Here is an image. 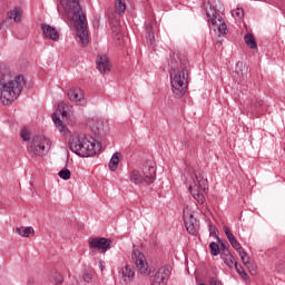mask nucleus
<instances>
[{
  "instance_id": "obj_1",
  "label": "nucleus",
  "mask_w": 285,
  "mask_h": 285,
  "mask_svg": "<svg viewBox=\"0 0 285 285\" xmlns=\"http://www.w3.org/2000/svg\"><path fill=\"white\" fill-rule=\"evenodd\" d=\"M188 58L173 53L170 60L171 91L177 99H181L188 90Z\"/></svg>"
},
{
  "instance_id": "obj_2",
  "label": "nucleus",
  "mask_w": 285,
  "mask_h": 285,
  "mask_svg": "<svg viewBox=\"0 0 285 285\" xmlns=\"http://www.w3.org/2000/svg\"><path fill=\"white\" fill-rule=\"evenodd\" d=\"M23 86H26V79L22 75H13L10 69H2L0 71V99L3 106L17 101L23 92Z\"/></svg>"
},
{
  "instance_id": "obj_3",
  "label": "nucleus",
  "mask_w": 285,
  "mask_h": 285,
  "mask_svg": "<svg viewBox=\"0 0 285 285\" xmlns=\"http://www.w3.org/2000/svg\"><path fill=\"white\" fill-rule=\"evenodd\" d=\"M60 6L65 12H69L73 16L76 26V36L78 37V43L88 46V24L86 23V14L81 11V4L79 0H60Z\"/></svg>"
},
{
  "instance_id": "obj_4",
  "label": "nucleus",
  "mask_w": 285,
  "mask_h": 285,
  "mask_svg": "<svg viewBox=\"0 0 285 285\" xmlns=\"http://www.w3.org/2000/svg\"><path fill=\"white\" fill-rule=\"evenodd\" d=\"M69 148L71 153H75L78 157H94L101 146L98 145L97 149L95 142L88 140V137L77 136L69 139Z\"/></svg>"
},
{
  "instance_id": "obj_5",
  "label": "nucleus",
  "mask_w": 285,
  "mask_h": 285,
  "mask_svg": "<svg viewBox=\"0 0 285 285\" xmlns=\"http://www.w3.org/2000/svg\"><path fill=\"white\" fill-rule=\"evenodd\" d=\"M142 175L139 170L134 169L129 174V179L132 184L136 185L145 183L150 186V184L155 183V179L157 177V166H155V161L149 159L142 164Z\"/></svg>"
},
{
  "instance_id": "obj_6",
  "label": "nucleus",
  "mask_w": 285,
  "mask_h": 285,
  "mask_svg": "<svg viewBox=\"0 0 285 285\" xmlns=\"http://www.w3.org/2000/svg\"><path fill=\"white\" fill-rule=\"evenodd\" d=\"M195 177L196 180L193 179V184L189 185L188 189L197 204L204 205L206 204V197L200 190L208 193V178H206V174H204V171H195Z\"/></svg>"
},
{
  "instance_id": "obj_7",
  "label": "nucleus",
  "mask_w": 285,
  "mask_h": 285,
  "mask_svg": "<svg viewBox=\"0 0 285 285\" xmlns=\"http://www.w3.org/2000/svg\"><path fill=\"white\" fill-rule=\"evenodd\" d=\"M52 142L46 136H33L30 145V153L37 157H43L50 151Z\"/></svg>"
},
{
  "instance_id": "obj_8",
  "label": "nucleus",
  "mask_w": 285,
  "mask_h": 285,
  "mask_svg": "<svg viewBox=\"0 0 285 285\" xmlns=\"http://www.w3.org/2000/svg\"><path fill=\"white\" fill-rule=\"evenodd\" d=\"M206 16L207 19L210 20L212 26L217 28L218 37H222V35H226V32H228V27L226 26L224 18L219 16L217 9L213 4H210L209 9L206 10Z\"/></svg>"
},
{
  "instance_id": "obj_9",
  "label": "nucleus",
  "mask_w": 285,
  "mask_h": 285,
  "mask_svg": "<svg viewBox=\"0 0 285 285\" xmlns=\"http://www.w3.org/2000/svg\"><path fill=\"white\" fill-rule=\"evenodd\" d=\"M183 219L189 235H197L199 233V220L195 218V215L188 207L183 209Z\"/></svg>"
},
{
  "instance_id": "obj_10",
  "label": "nucleus",
  "mask_w": 285,
  "mask_h": 285,
  "mask_svg": "<svg viewBox=\"0 0 285 285\" xmlns=\"http://www.w3.org/2000/svg\"><path fill=\"white\" fill-rule=\"evenodd\" d=\"M131 258L135 262L140 275L148 276L150 273V266H148V262H146V256L139 249H134L131 253Z\"/></svg>"
},
{
  "instance_id": "obj_11",
  "label": "nucleus",
  "mask_w": 285,
  "mask_h": 285,
  "mask_svg": "<svg viewBox=\"0 0 285 285\" xmlns=\"http://www.w3.org/2000/svg\"><path fill=\"white\" fill-rule=\"evenodd\" d=\"M171 272H173V267H170L169 265H165L158 268V271L151 275L153 277L151 285L168 284V279H170Z\"/></svg>"
},
{
  "instance_id": "obj_12",
  "label": "nucleus",
  "mask_w": 285,
  "mask_h": 285,
  "mask_svg": "<svg viewBox=\"0 0 285 285\" xmlns=\"http://www.w3.org/2000/svg\"><path fill=\"white\" fill-rule=\"evenodd\" d=\"M59 115H61L62 119H66V117H68V111L66 110V102L59 104L56 112L51 115V119L56 128H58L59 132H66V126L63 121H61V118H59Z\"/></svg>"
},
{
  "instance_id": "obj_13",
  "label": "nucleus",
  "mask_w": 285,
  "mask_h": 285,
  "mask_svg": "<svg viewBox=\"0 0 285 285\" xmlns=\"http://www.w3.org/2000/svg\"><path fill=\"white\" fill-rule=\"evenodd\" d=\"M112 240L105 237H96L89 239V247L95 250H100V253H106L110 250Z\"/></svg>"
},
{
  "instance_id": "obj_14",
  "label": "nucleus",
  "mask_w": 285,
  "mask_h": 285,
  "mask_svg": "<svg viewBox=\"0 0 285 285\" xmlns=\"http://www.w3.org/2000/svg\"><path fill=\"white\" fill-rule=\"evenodd\" d=\"M67 96L70 101H75L78 106H86L87 104L86 98L83 97V90H81V88H70Z\"/></svg>"
},
{
  "instance_id": "obj_15",
  "label": "nucleus",
  "mask_w": 285,
  "mask_h": 285,
  "mask_svg": "<svg viewBox=\"0 0 285 285\" xmlns=\"http://www.w3.org/2000/svg\"><path fill=\"white\" fill-rule=\"evenodd\" d=\"M97 70L100 75H108L112 70V65L108 56H98L96 60Z\"/></svg>"
},
{
  "instance_id": "obj_16",
  "label": "nucleus",
  "mask_w": 285,
  "mask_h": 285,
  "mask_svg": "<svg viewBox=\"0 0 285 285\" xmlns=\"http://www.w3.org/2000/svg\"><path fill=\"white\" fill-rule=\"evenodd\" d=\"M120 278L124 284H130L132 279H135V266L134 265H125L120 271Z\"/></svg>"
},
{
  "instance_id": "obj_17",
  "label": "nucleus",
  "mask_w": 285,
  "mask_h": 285,
  "mask_svg": "<svg viewBox=\"0 0 285 285\" xmlns=\"http://www.w3.org/2000/svg\"><path fill=\"white\" fill-rule=\"evenodd\" d=\"M41 30L47 37V39H51V41H57L59 39V31L55 27H51L50 24L42 23L41 24Z\"/></svg>"
},
{
  "instance_id": "obj_18",
  "label": "nucleus",
  "mask_w": 285,
  "mask_h": 285,
  "mask_svg": "<svg viewBox=\"0 0 285 285\" xmlns=\"http://www.w3.org/2000/svg\"><path fill=\"white\" fill-rule=\"evenodd\" d=\"M223 230H224L228 242L232 244L233 248L235 250L239 249L242 247V244H239V242L237 240L235 235H233V232H230V228H228L227 226H224Z\"/></svg>"
},
{
  "instance_id": "obj_19",
  "label": "nucleus",
  "mask_w": 285,
  "mask_h": 285,
  "mask_svg": "<svg viewBox=\"0 0 285 285\" xmlns=\"http://www.w3.org/2000/svg\"><path fill=\"white\" fill-rule=\"evenodd\" d=\"M235 72L239 77H248L250 69L248 68V65H246V62L238 61L236 63Z\"/></svg>"
},
{
  "instance_id": "obj_20",
  "label": "nucleus",
  "mask_w": 285,
  "mask_h": 285,
  "mask_svg": "<svg viewBox=\"0 0 285 285\" xmlns=\"http://www.w3.org/2000/svg\"><path fill=\"white\" fill-rule=\"evenodd\" d=\"M220 258L223 259L224 264L228 266V268H234L235 264H237V261H235V257L230 252L228 254H220Z\"/></svg>"
},
{
  "instance_id": "obj_21",
  "label": "nucleus",
  "mask_w": 285,
  "mask_h": 285,
  "mask_svg": "<svg viewBox=\"0 0 285 285\" xmlns=\"http://www.w3.org/2000/svg\"><path fill=\"white\" fill-rule=\"evenodd\" d=\"M119 157H121V153H115L109 161V170H111V173H115V170H117V168H119Z\"/></svg>"
},
{
  "instance_id": "obj_22",
  "label": "nucleus",
  "mask_w": 285,
  "mask_h": 285,
  "mask_svg": "<svg viewBox=\"0 0 285 285\" xmlns=\"http://www.w3.org/2000/svg\"><path fill=\"white\" fill-rule=\"evenodd\" d=\"M16 233L20 235V237H30V235H35V228L32 227H17Z\"/></svg>"
},
{
  "instance_id": "obj_23",
  "label": "nucleus",
  "mask_w": 285,
  "mask_h": 285,
  "mask_svg": "<svg viewBox=\"0 0 285 285\" xmlns=\"http://www.w3.org/2000/svg\"><path fill=\"white\" fill-rule=\"evenodd\" d=\"M244 41L246 46L250 48V50L257 49V41L255 40V36H253V33H246L244 37Z\"/></svg>"
},
{
  "instance_id": "obj_24",
  "label": "nucleus",
  "mask_w": 285,
  "mask_h": 285,
  "mask_svg": "<svg viewBox=\"0 0 285 285\" xmlns=\"http://www.w3.org/2000/svg\"><path fill=\"white\" fill-rule=\"evenodd\" d=\"M8 19H13L16 23H19L21 21V10L19 8H14L11 11H8L7 13Z\"/></svg>"
},
{
  "instance_id": "obj_25",
  "label": "nucleus",
  "mask_w": 285,
  "mask_h": 285,
  "mask_svg": "<svg viewBox=\"0 0 285 285\" xmlns=\"http://www.w3.org/2000/svg\"><path fill=\"white\" fill-rule=\"evenodd\" d=\"M146 37L150 46H155V31L153 30V24L148 23L146 26Z\"/></svg>"
},
{
  "instance_id": "obj_26",
  "label": "nucleus",
  "mask_w": 285,
  "mask_h": 285,
  "mask_svg": "<svg viewBox=\"0 0 285 285\" xmlns=\"http://www.w3.org/2000/svg\"><path fill=\"white\" fill-rule=\"evenodd\" d=\"M236 250L239 254V257H240L243 264H245V266L250 264V257L248 256V253H246V250H244V247L240 246Z\"/></svg>"
},
{
  "instance_id": "obj_27",
  "label": "nucleus",
  "mask_w": 285,
  "mask_h": 285,
  "mask_svg": "<svg viewBox=\"0 0 285 285\" xmlns=\"http://www.w3.org/2000/svg\"><path fill=\"white\" fill-rule=\"evenodd\" d=\"M236 273L242 277V279H245L246 282L250 281V277L248 276V273L244 271V267L237 263H235Z\"/></svg>"
},
{
  "instance_id": "obj_28",
  "label": "nucleus",
  "mask_w": 285,
  "mask_h": 285,
  "mask_svg": "<svg viewBox=\"0 0 285 285\" xmlns=\"http://www.w3.org/2000/svg\"><path fill=\"white\" fill-rule=\"evenodd\" d=\"M116 3V12L118 14H124L126 12V2L124 0H115Z\"/></svg>"
},
{
  "instance_id": "obj_29",
  "label": "nucleus",
  "mask_w": 285,
  "mask_h": 285,
  "mask_svg": "<svg viewBox=\"0 0 285 285\" xmlns=\"http://www.w3.org/2000/svg\"><path fill=\"white\" fill-rule=\"evenodd\" d=\"M250 110L252 112L257 110V108H262V106H264V100L259 99V98H254L252 99V102H250Z\"/></svg>"
},
{
  "instance_id": "obj_30",
  "label": "nucleus",
  "mask_w": 285,
  "mask_h": 285,
  "mask_svg": "<svg viewBox=\"0 0 285 285\" xmlns=\"http://www.w3.org/2000/svg\"><path fill=\"white\" fill-rule=\"evenodd\" d=\"M50 282L55 285H61L63 284V276H61L59 273H53V275L50 277Z\"/></svg>"
},
{
  "instance_id": "obj_31",
  "label": "nucleus",
  "mask_w": 285,
  "mask_h": 285,
  "mask_svg": "<svg viewBox=\"0 0 285 285\" xmlns=\"http://www.w3.org/2000/svg\"><path fill=\"white\" fill-rule=\"evenodd\" d=\"M209 248H210V255H213L214 257H217V255H219V244L212 242L209 244Z\"/></svg>"
},
{
  "instance_id": "obj_32",
  "label": "nucleus",
  "mask_w": 285,
  "mask_h": 285,
  "mask_svg": "<svg viewBox=\"0 0 285 285\" xmlns=\"http://www.w3.org/2000/svg\"><path fill=\"white\" fill-rule=\"evenodd\" d=\"M232 17H234V19H237L238 21H239V19H244V9L237 8L235 10H233Z\"/></svg>"
},
{
  "instance_id": "obj_33",
  "label": "nucleus",
  "mask_w": 285,
  "mask_h": 285,
  "mask_svg": "<svg viewBox=\"0 0 285 285\" xmlns=\"http://www.w3.org/2000/svg\"><path fill=\"white\" fill-rule=\"evenodd\" d=\"M70 169H61L58 173V176L60 177V179H63L65 181H68V179H70Z\"/></svg>"
},
{
  "instance_id": "obj_34",
  "label": "nucleus",
  "mask_w": 285,
  "mask_h": 285,
  "mask_svg": "<svg viewBox=\"0 0 285 285\" xmlns=\"http://www.w3.org/2000/svg\"><path fill=\"white\" fill-rule=\"evenodd\" d=\"M217 242L218 244H220V255H227L228 253H230V250L228 249V246H226V243L222 242L220 237H217Z\"/></svg>"
},
{
  "instance_id": "obj_35",
  "label": "nucleus",
  "mask_w": 285,
  "mask_h": 285,
  "mask_svg": "<svg viewBox=\"0 0 285 285\" xmlns=\"http://www.w3.org/2000/svg\"><path fill=\"white\" fill-rule=\"evenodd\" d=\"M20 137L23 139V141H30V131H28V129H22Z\"/></svg>"
},
{
  "instance_id": "obj_36",
  "label": "nucleus",
  "mask_w": 285,
  "mask_h": 285,
  "mask_svg": "<svg viewBox=\"0 0 285 285\" xmlns=\"http://www.w3.org/2000/svg\"><path fill=\"white\" fill-rule=\"evenodd\" d=\"M208 284L209 285H222V281H219L217 277L213 276V277H209Z\"/></svg>"
},
{
  "instance_id": "obj_37",
  "label": "nucleus",
  "mask_w": 285,
  "mask_h": 285,
  "mask_svg": "<svg viewBox=\"0 0 285 285\" xmlns=\"http://www.w3.org/2000/svg\"><path fill=\"white\" fill-rule=\"evenodd\" d=\"M112 32L116 33L118 40L121 39V33H119L121 32V28L119 26L112 27Z\"/></svg>"
},
{
  "instance_id": "obj_38",
  "label": "nucleus",
  "mask_w": 285,
  "mask_h": 285,
  "mask_svg": "<svg viewBox=\"0 0 285 285\" xmlns=\"http://www.w3.org/2000/svg\"><path fill=\"white\" fill-rule=\"evenodd\" d=\"M82 279L87 284H90V282L92 281V275H90L89 273H86V274H83Z\"/></svg>"
},
{
  "instance_id": "obj_39",
  "label": "nucleus",
  "mask_w": 285,
  "mask_h": 285,
  "mask_svg": "<svg viewBox=\"0 0 285 285\" xmlns=\"http://www.w3.org/2000/svg\"><path fill=\"white\" fill-rule=\"evenodd\" d=\"M209 228V235H215L217 233V227L213 224L208 225Z\"/></svg>"
},
{
  "instance_id": "obj_40",
  "label": "nucleus",
  "mask_w": 285,
  "mask_h": 285,
  "mask_svg": "<svg viewBox=\"0 0 285 285\" xmlns=\"http://www.w3.org/2000/svg\"><path fill=\"white\" fill-rule=\"evenodd\" d=\"M276 271L278 272V273H284V264H279L277 267H276Z\"/></svg>"
},
{
  "instance_id": "obj_41",
  "label": "nucleus",
  "mask_w": 285,
  "mask_h": 285,
  "mask_svg": "<svg viewBox=\"0 0 285 285\" xmlns=\"http://www.w3.org/2000/svg\"><path fill=\"white\" fill-rule=\"evenodd\" d=\"M27 285H35V277H30L27 282Z\"/></svg>"
}]
</instances>
